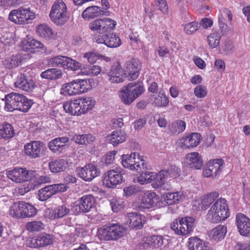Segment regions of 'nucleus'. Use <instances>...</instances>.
<instances>
[{
	"mask_svg": "<svg viewBox=\"0 0 250 250\" xmlns=\"http://www.w3.org/2000/svg\"><path fill=\"white\" fill-rule=\"evenodd\" d=\"M117 25L115 21L108 18L98 19L89 23V28L93 32L100 34L95 37L98 43L104 44L108 47L116 48L121 44L119 36L114 34H106L107 32L114 30Z\"/></svg>",
	"mask_w": 250,
	"mask_h": 250,
	"instance_id": "f257e3e1",
	"label": "nucleus"
},
{
	"mask_svg": "<svg viewBox=\"0 0 250 250\" xmlns=\"http://www.w3.org/2000/svg\"><path fill=\"white\" fill-rule=\"evenodd\" d=\"M5 104L4 109L12 112L18 110L26 112L31 108L33 102L22 94L12 92L5 97Z\"/></svg>",
	"mask_w": 250,
	"mask_h": 250,
	"instance_id": "f03ea898",
	"label": "nucleus"
},
{
	"mask_svg": "<svg viewBox=\"0 0 250 250\" xmlns=\"http://www.w3.org/2000/svg\"><path fill=\"white\" fill-rule=\"evenodd\" d=\"M230 216L227 201L222 198L217 200L207 213V218L211 222L218 223L227 219Z\"/></svg>",
	"mask_w": 250,
	"mask_h": 250,
	"instance_id": "7ed1b4c3",
	"label": "nucleus"
},
{
	"mask_svg": "<svg viewBox=\"0 0 250 250\" xmlns=\"http://www.w3.org/2000/svg\"><path fill=\"white\" fill-rule=\"evenodd\" d=\"M127 231V228L123 225L113 223L98 229L97 235L100 240H116L124 236Z\"/></svg>",
	"mask_w": 250,
	"mask_h": 250,
	"instance_id": "20e7f679",
	"label": "nucleus"
},
{
	"mask_svg": "<svg viewBox=\"0 0 250 250\" xmlns=\"http://www.w3.org/2000/svg\"><path fill=\"white\" fill-rule=\"evenodd\" d=\"M121 163L124 167L137 172L146 169L144 157L139 153L133 152L130 154L121 156Z\"/></svg>",
	"mask_w": 250,
	"mask_h": 250,
	"instance_id": "39448f33",
	"label": "nucleus"
},
{
	"mask_svg": "<svg viewBox=\"0 0 250 250\" xmlns=\"http://www.w3.org/2000/svg\"><path fill=\"white\" fill-rule=\"evenodd\" d=\"M144 90L142 84L131 83L119 91V97L124 104L129 105L142 94Z\"/></svg>",
	"mask_w": 250,
	"mask_h": 250,
	"instance_id": "423d86ee",
	"label": "nucleus"
},
{
	"mask_svg": "<svg viewBox=\"0 0 250 250\" xmlns=\"http://www.w3.org/2000/svg\"><path fill=\"white\" fill-rule=\"evenodd\" d=\"M6 175L8 179L16 184H21L32 180L37 176V171L26 168L16 167L7 169Z\"/></svg>",
	"mask_w": 250,
	"mask_h": 250,
	"instance_id": "0eeeda50",
	"label": "nucleus"
},
{
	"mask_svg": "<svg viewBox=\"0 0 250 250\" xmlns=\"http://www.w3.org/2000/svg\"><path fill=\"white\" fill-rule=\"evenodd\" d=\"M49 16L56 24H64L69 18L65 3L62 0H56L52 6Z\"/></svg>",
	"mask_w": 250,
	"mask_h": 250,
	"instance_id": "6e6552de",
	"label": "nucleus"
},
{
	"mask_svg": "<svg viewBox=\"0 0 250 250\" xmlns=\"http://www.w3.org/2000/svg\"><path fill=\"white\" fill-rule=\"evenodd\" d=\"M36 18L34 12L29 8L20 7L12 10L8 16V20L17 24L24 25L31 22Z\"/></svg>",
	"mask_w": 250,
	"mask_h": 250,
	"instance_id": "1a4fd4ad",
	"label": "nucleus"
},
{
	"mask_svg": "<svg viewBox=\"0 0 250 250\" xmlns=\"http://www.w3.org/2000/svg\"><path fill=\"white\" fill-rule=\"evenodd\" d=\"M135 207L139 209H148L153 207L162 208V199L151 190H147L142 195L141 198L135 202Z\"/></svg>",
	"mask_w": 250,
	"mask_h": 250,
	"instance_id": "9d476101",
	"label": "nucleus"
},
{
	"mask_svg": "<svg viewBox=\"0 0 250 250\" xmlns=\"http://www.w3.org/2000/svg\"><path fill=\"white\" fill-rule=\"evenodd\" d=\"M195 219L192 217L179 218L173 222L171 229L178 235L185 236L193 231Z\"/></svg>",
	"mask_w": 250,
	"mask_h": 250,
	"instance_id": "9b49d317",
	"label": "nucleus"
},
{
	"mask_svg": "<svg viewBox=\"0 0 250 250\" xmlns=\"http://www.w3.org/2000/svg\"><path fill=\"white\" fill-rule=\"evenodd\" d=\"M124 181L123 174L120 168L108 170L104 174L102 177L104 186L109 188H116Z\"/></svg>",
	"mask_w": 250,
	"mask_h": 250,
	"instance_id": "f8f14e48",
	"label": "nucleus"
},
{
	"mask_svg": "<svg viewBox=\"0 0 250 250\" xmlns=\"http://www.w3.org/2000/svg\"><path fill=\"white\" fill-rule=\"evenodd\" d=\"M24 154L31 159L41 158L46 154L45 144L40 141H32L24 145Z\"/></svg>",
	"mask_w": 250,
	"mask_h": 250,
	"instance_id": "ddd939ff",
	"label": "nucleus"
},
{
	"mask_svg": "<svg viewBox=\"0 0 250 250\" xmlns=\"http://www.w3.org/2000/svg\"><path fill=\"white\" fill-rule=\"evenodd\" d=\"M67 189V186L62 183L46 186L38 191V198L41 201H44L55 194L66 191Z\"/></svg>",
	"mask_w": 250,
	"mask_h": 250,
	"instance_id": "4468645a",
	"label": "nucleus"
},
{
	"mask_svg": "<svg viewBox=\"0 0 250 250\" xmlns=\"http://www.w3.org/2000/svg\"><path fill=\"white\" fill-rule=\"evenodd\" d=\"M77 175L85 182H91L100 176L101 171L97 166L89 163L83 167H78L76 170Z\"/></svg>",
	"mask_w": 250,
	"mask_h": 250,
	"instance_id": "2eb2a0df",
	"label": "nucleus"
},
{
	"mask_svg": "<svg viewBox=\"0 0 250 250\" xmlns=\"http://www.w3.org/2000/svg\"><path fill=\"white\" fill-rule=\"evenodd\" d=\"M224 160L216 159L209 161L207 167L203 171V175L206 177H213L219 175L224 168Z\"/></svg>",
	"mask_w": 250,
	"mask_h": 250,
	"instance_id": "dca6fc26",
	"label": "nucleus"
},
{
	"mask_svg": "<svg viewBox=\"0 0 250 250\" xmlns=\"http://www.w3.org/2000/svg\"><path fill=\"white\" fill-rule=\"evenodd\" d=\"M72 81L76 96L89 91L92 89L95 83L94 81L92 79H77Z\"/></svg>",
	"mask_w": 250,
	"mask_h": 250,
	"instance_id": "f3484780",
	"label": "nucleus"
},
{
	"mask_svg": "<svg viewBox=\"0 0 250 250\" xmlns=\"http://www.w3.org/2000/svg\"><path fill=\"white\" fill-rule=\"evenodd\" d=\"M167 172L165 169H163L158 172H154L153 176V181L151 187L155 189L162 188L164 190H168L171 187L167 183Z\"/></svg>",
	"mask_w": 250,
	"mask_h": 250,
	"instance_id": "a211bd4d",
	"label": "nucleus"
},
{
	"mask_svg": "<svg viewBox=\"0 0 250 250\" xmlns=\"http://www.w3.org/2000/svg\"><path fill=\"white\" fill-rule=\"evenodd\" d=\"M236 224L240 234L243 236L250 237V219L242 213L236 217Z\"/></svg>",
	"mask_w": 250,
	"mask_h": 250,
	"instance_id": "6ab92c4d",
	"label": "nucleus"
},
{
	"mask_svg": "<svg viewBox=\"0 0 250 250\" xmlns=\"http://www.w3.org/2000/svg\"><path fill=\"white\" fill-rule=\"evenodd\" d=\"M126 223L129 226L135 229L142 228L146 222V217L139 213L131 212L127 214Z\"/></svg>",
	"mask_w": 250,
	"mask_h": 250,
	"instance_id": "aec40b11",
	"label": "nucleus"
},
{
	"mask_svg": "<svg viewBox=\"0 0 250 250\" xmlns=\"http://www.w3.org/2000/svg\"><path fill=\"white\" fill-rule=\"evenodd\" d=\"M201 135L198 133H192L180 140V144L183 148H189L197 146L201 140Z\"/></svg>",
	"mask_w": 250,
	"mask_h": 250,
	"instance_id": "412c9836",
	"label": "nucleus"
},
{
	"mask_svg": "<svg viewBox=\"0 0 250 250\" xmlns=\"http://www.w3.org/2000/svg\"><path fill=\"white\" fill-rule=\"evenodd\" d=\"M14 85L16 87L27 92L32 91L36 87L35 82L30 79H27L24 74L18 76Z\"/></svg>",
	"mask_w": 250,
	"mask_h": 250,
	"instance_id": "4be33fe9",
	"label": "nucleus"
},
{
	"mask_svg": "<svg viewBox=\"0 0 250 250\" xmlns=\"http://www.w3.org/2000/svg\"><path fill=\"white\" fill-rule=\"evenodd\" d=\"M68 141L69 138L67 137L56 138L48 143V147L53 152L60 153L65 149Z\"/></svg>",
	"mask_w": 250,
	"mask_h": 250,
	"instance_id": "5701e85b",
	"label": "nucleus"
},
{
	"mask_svg": "<svg viewBox=\"0 0 250 250\" xmlns=\"http://www.w3.org/2000/svg\"><path fill=\"white\" fill-rule=\"evenodd\" d=\"M109 81L112 83H120L125 77L124 71L120 64L113 65L108 74Z\"/></svg>",
	"mask_w": 250,
	"mask_h": 250,
	"instance_id": "b1692460",
	"label": "nucleus"
},
{
	"mask_svg": "<svg viewBox=\"0 0 250 250\" xmlns=\"http://www.w3.org/2000/svg\"><path fill=\"white\" fill-rule=\"evenodd\" d=\"M164 200H162L163 203V207L167 205L169 206L178 204L182 201L184 198L183 192L181 191L168 192L163 195Z\"/></svg>",
	"mask_w": 250,
	"mask_h": 250,
	"instance_id": "393cba45",
	"label": "nucleus"
},
{
	"mask_svg": "<svg viewBox=\"0 0 250 250\" xmlns=\"http://www.w3.org/2000/svg\"><path fill=\"white\" fill-rule=\"evenodd\" d=\"M127 136V134L124 130L119 129L112 131L106 136V139L109 144L116 146L125 142L126 140Z\"/></svg>",
	"mask_w": 250,
	"mask_h": 250,
	"instance_id": "a878e982",
	"label": "nucleus"
},
{
	"mask_svg": "<svg viewBox=\"0 0 250 250\" xmlns=\"http://www.w3.org/2000/svg\"><path fill=\"white\" fill-rule=\"evenodd\" d=\"M189 250H213L209 242L198 237H190L188 239Z\"/></svg>",
	"mask_w": 250,
	"mask_h": 250,
	"instance_id": "bb28decb",
	"label": "nucleus"
},
{
	"mask_svg": "<svg viewBox=\"0 0 250 250\" xmlns=\"http://www.w3.org/2000/svg\"><path fill=\"white\" fill-rule=\"evenodd\" d=\"M185 163L191 168L200 169L203 166V162L201 155L198 152H193L187 154Z\"/></svg>",
	"mask_w": 250,
	"mask_h": 250,
	"instance_id": "cd10ccee",
	"label": "nucleus"
},
{
	"mask_svg": "<svg viewBox=\"0 0 250 250\" xmlns=\"http://www.w3.org/2000/svg\"><path fill=\"white\" fill-rule=\"evenodd\" d=\"M20 46L21 49L24 51H28L30 49L42 48L44 46L41 42L29 36H27L21 41Z\"/></svg>",
	"mask_w": 250,
	"mask_h": 250,
	"instance_id": "c85d7f7f",
	"label": "nucleus"
},
{
	"mask_svg": "<svg viewBox=\"0 0 250 250\" xmlns=\"http://www.w3.org/2000/svg\"><path fill=\"white\" fill-rule=\"evenodd\" d=\"M218 193L216 192H210L195 202V206L198 205L200 209L206 210L218 197Z\"/></svg>",
	"mask_w": 250,
	"mask_h": 250,
	"instance_id": "c756f323",
	"label": "nucleus"
},
{
	"mask_svg": "<svg viewBox=\"0 0 250 250\" xmlns=\"http://www.w3.org/2000/svg\"><path fill=\"white\" fill-rule=\"evenodd\" d=\"M79 110L81 115L87 113L94 107L96 102L90 97H81L78 98Z\"/></svg>",
	"mask_w": 250,
	"mask_h": 250,
	"instance_id": "7c9ffc66",
	"label": "nucleus"
},
{
	"mask_svg": "<svg viewBox=\"0 0 250 250\" xmlns=\"http://www.w3.org/2000/svg\"><path fill=\"white\" fill-rule=\"evenodd\" d=\"M63 108L66 113L74 116L81 115L78 98L65 102L63 104Z\"/></svg>",
	"mask_w": 250,
	"mask_h": 250,
	"instance_id": "2f4dec72",
	"label": "nucleus"
},
{
	"mask_svg": "<svg viewBox=\"0 0 250 250\" xmlns=\"http://www.w3.org/2000/svg\"><path fill=\"white\" fill-rule=\"evenodd\" d=\"M36 33L41 38L47 40L55 39L56 34L53 32L52 29L46 24L42 23L36 27Z\"/></svg>",
	"mask_w": 250,
	"mask_h": 250,
	"instance_id": "473e14b6",
	"label": "nucleus"
},
{
	"mask_svg": "<svg viewBox=\"0 0 250 250\" xmlns=\"http://www.w3.org/2000/svg\"><path fill=\"white\" fill-rule=\"evenodd\" d=\"M140 68L137 62H129L126 63L124 73L125 77H128L131 80L136 79L139 75Z\"/></svg>",
	"mask_w": 250,
	"mask_h": 250,
	"instance_id": "72a5a7b5",
	"label": "nucleus"
},
{
	"mask_svg": "<svg viewBox=\"0 0 250 250\" xmlns=\"http://www.w3.org/2000/svg\"><path fill=\"white\" fill-rule=\"evenodd\" d=\"M48 212V216L51 219L62 218L69 212V208L66 205L59 206L52 210L46 211V213Z\"/></svg>",
	"mask_w": 250,
	"mask_h": 250,
	"instance_id": "f704fd0d",
	"label": "nucleus"
},
{
	"mask_svg": "<svg viewBox=\"0 0 250 250\" xmlns=\"http://www.w3.org/2000/svg\"><path fill=\"white\" fill-rule=\"evenodd\" d=\"M226 233L227 227L220 225L211 229L208 236L210 240L219 241L224 238Z\"/></svg>",
	"mask_w": 250,
	"mask_h": 250,
	"instance_id": "c9c22d12",
	"label": "nucleus"
},
{
	"mask_svg": "<svg viewBox=\"0 0 250 250\" xmlns=\"http://www.w3.org/2000/svg\"><path fill=\"white\" fill-rule=\"evenodd\" d=\"M68 167L67 161L64 159L54 160L49 163V169L52 173L64 171Z\"/></svg>",
	"mask_w": 250,
	"mask_h": 250,
	"instance_id": "e433bc0d",
	"label": "nucleus"
},
{
	"mask_svg": "<svg viewBox=\"0 0 250 250\" xmlns=\"http://www.w3.org/2000/svg\"><path fill=\"white\" fill-rule=\"evenodd\" d=\"M102 10L98 6H91L87 7L82 13V18L85 20H89L100 16Z\"/></svg>",
	"mask_w": 250,
	"mask_h": 250,
	"instance_id": "4c0bfd02",
	"label": "nucleus"
},
{
	"mask_svg": "<svg viewBox=\"0 0 250 250\" xmlns=\"http://www.w3.org/2000/svg\"><path fill=\"white\" fill-rule=\"evenodd\" d=\"M23 201L14 202L9 208L8 214L16 218H23Z\"/></svg>",
	"mask_w": 250,
	"mask_h": 250,
	"instance_id": "58836bf2",
	"label": "nucleus"
},
{
	"mask_svg": "<svg viewBox=\"0 0 250 250\" xmlns=\"http://www.w3.org/2000/svg\"><path fill=\"white\" fill-rule=\"evenodd\" d=\"M62 75V71L59 68H49L41 74V77L42 78L51 80L60 79Z\"/></svg>",
	"mask_w": 250,
	"mask_h": 250,
	"instance_id": "ea45409f",
	"label": "nucleus"
},
{
	"mask_svg": "<svg viewBox=\"0 0 250 250\" xmlns=\"http://www.w3.org/2000/svg\"><path fill=\"white\" fill-rule=\"evenodd\" d=\"M169 103L168 97L162 90H160L158 92V94L155 97L153 102L155 106L160 107H167L169 104Z\"/></svg>",
	"mask_w": 250,
	"mask_h": 250,
	"instance_id": "a19ab883",
	"label": "nucleus"
},
{
	"mask_svg": "<svg viewBox=\"0 0 250 250\" xmlns=\"http://www.w3.org/2000/svg\"><path fill=\"white\" fill-rule=\"evenodd\" d=\"M95 137L91 134L75 135L72 140L79 145H88L91 144L95 141Z\"/></svg>",
	"mask_w": 250,
	"mask_h": 250,
	"instance_id": "79ce46f5",
	"label": "nucleus"
},
{
	"mask_svg": "<svg viewBox=\"0 0 250 250\" xmlns=\"http://www.w3.org/2000/svg\"><path fill=\"white\" fill-rule=\"evenodd\" d=\"M14 134V129L11 124L9 123H5L0 125V139H10L12 138Z\"/></svg>",
	"mask_w": 250,
	"mask_h": 250,
	"instance_id": "37998d69",
	"label": "nucleus"
},
{
	"mask_svg": "<svg viewBox=\"0 0 250 250\" xmlns=\"http://www.w3.org/2000/svg\"><path fill=\"white\" fill-rule=\"evenodd\" d=\"M80 205L84 210V212L89 211L94 206L95 200L93 196L91 195H86L79 200Z\"/></svg>",
	"mask_w": 250,
	"mask_h": 250,
	"instance_id": "c03bdc74",
	"label": "nucleus"
},
{
	"mask_svg": "<svg viewBox=\"0 0 250 250\" xmlns=\"http://www.w3.org/2000/svg\"><path fill=\"white\" fill-rule=\"evenodd\" d=\"M35 188V186L33 183H29L15 187L13 189V193L16 196L23 195Z\"/></svg>",
	"mask_w": 250,
	"mask_h": 250,
	"instance_id": "a18cd8bd",
	"label": "nucleus"
},
{
	"mask_svg": "<svg viewBox=\"0 0 250 250\" xmlns=\"http://www.w3.org/2000/svg\"><path fill=\"white\" fill-rule=\"evenodd\" d=\"M39 248L50 245L53 243L54 237L53 235L42 233L38 235Z\"/></svg>",
	"mask_w": 250,
	"mask_h": 250,
	"instance_id": "49530a36",
	"label": "nucleus"
},
{
	"mask_svg": "<svg viewBox=\"0 0 250 250\" xmlns=\"http://www.w3.org/2000/svg\"><path fill=\"white\" fill-rule=\"evenodd\" d=\"M68 57L64 56H57L50 58L48 64L53 66L63 67L65 69Z\"/></svg>",
	"mask_w": 250,
	"mask_h": 250,
	"instance_id": "de8ad7c7",
	"label": "nucleus"
},
{
	"mask_svg": "<svg viewBox=\"0 0 250 250\" xmlns=\"http://www.w3.org/2000/svg\"><path fill=\"white\" fill-rule=\"evenodd\" d=\"M186 126V123L182 120H177L169 125V130L172 133H180L183 132Z\"/></svg>",
	"mask_w": 250,
	"mask_h": 250,
	"instance_id": "09e8293b",
	"label": "nucleus"
},
{
	"mask_svg": "<svg viewBox=\"0 0 250 250\" xmlns=\"http://www.w3.org/2000/svg\"><path fill=\"white\" fill-rule=\"evenodd\" d=\"M101 71V67L97 65L87 66L81 69L82 74L87 76H97L100 74Z\"/></svg>",
	"mask_w": 250,
	"mask_h": 250,
	"instance_id": "8fccbe9b",
	"label": "nucleus"
},
{
	"mask_svg": "<svg viewBox=\"0 0 250 250\" xmlns=\"http://www.w3.org/2000/svg\"><path fill=\"white\" fill-rule=\"evenodd\" d=\"M220 39V33L218 32H214L208 36L207 42L210 48H215L219 45Z\"/></svg>",
	"mask_w": 250,
	"mask_h": 250,
	"instance_id": "3c124183",
	"label": "nucleus"
},
{
	"mask_svg": "<svg viewBox=\"0 0 250 250\" xmlns=\"http://www.w3.org/2000/svg\"><path fill=\"white\" fill-rule=\"evenodd\" d=\"M72 81L62 84L60 93L64 96H76Z\"/></svg>",
	"mask_w": 250,
	"mask_h": 250,
	"instance_id": "603ef678",
	"label": "nucleus"
},
{
	"mask_svg": "<svg viewBox=\"0 0 250 250\" xmlns=\"http://www.w3.org/2000/svg\"><path fill=\"white\" fill-rule=\"evenodd\" d=\"M23 218L35 216L37 212L36 208L29 203L23 201Z\"/></svg>",
	"mask_w": 250,
	"mask_h": 250,
	"instance_id": "864d4df0",
	"label": "nucleus"
},
{
	"mask_svg": "<svg viewBox=\"0 0 250 250\" xmlns=\"http://www.w3.org/2000/svg\"><path fill=\"white\" fill-rule=\"evenodd\" d=\"M44 224L40 221L28 222L25 226L26 229L31 232L41 231L44 229Z\"/></svg>",
	"mask_w": 250,
	"mask_h": 250,
	"instance_id": "5fc2aeb1",
	"label": "nucleus"
},
{
	"mask_svg": "<svg viewBox=\"0 0 250 250\" xmlns=\"http://www.w3.org/2000/svg\"><path fill=\"white\" fill-rule=\"evenodd\" d=\"M65 69L68 70L75 71L82 69V64L78 61L68 57Z\"/></svg>",
	"mask_w": 250,
	"mask_h": 250,
	"instance_id": "6e6d98bb",
	"label": "nucleus"
},
{
	"mask_svg": "<svg viewBox=\"0 0 250 250\" xmlns=\"http://www.w3.org/2000/svg\"><path fill=\"white\" fill-rule=\"evenodd\" d=\"M208 92L207 86L203 84H199L194 89V94L197 98H205L207 95Z\"/></svg>",
	"mask_w": 250,
	"mask_h": 250,
	"instance_id": "4d7b16f0",
	"label": "nucleus"
},
{
	"mask_svg": "<svg viewBox=\"0 0 250 250\" xmlns=\"http://www.w3.org/2000/svg\"><path fill=\"white\" fill-rule=\"evenodd\" d=\"M147 243L152 247H160L163 245V240L161 236L152 235L147 237Z\"/></svg>",
	"mask_w": 250,
	"mask_h": 250,
	"instance_id": "13d9d810",
	"label": "nucleus"
},
{
	"mask_svg": "<svg viewBox=\"0 0 250 250\" xmlns=\"http://www.w3.org/2000/svg\"><path fill=\"white\" fill-rule=\"evenodd\" d=\"M233 42L230 41H225L222 45V53L225 55H230L234 51Z\"/></svg>",
	"mask_w": 250,
	"mask_h": 250,
	"instance_id": "bf43d9fd",
	"label": "nucleus"
},
{
	"mask_svg": "<svg viewBox=\"0 0 250 250\" xmlns=\"http://www.w3.org/2000/svg\"><path fill=\"white\" fill-rule=\"evenodd\" d=\"M167 172V178H176L180 176V168L176 166H171L167 169H165Z\"/></svg>",
	"mask_w": 250,
	"mask_h": 250,
	"instance_id": "052dcab7",
	"label": "nucleus"
},
{
	"mask_svg": "<svg viewBox=\"0 0 250 250\" xmlns=\"http://www.w3.org/2000/svg\"><path fill=\"white\" fill-rule=\"evenodd\" d=\"M198 29V24L197 22L192 21L186 24L184 26L185 32L188 35L195 33Z\"/></svg>",
	"mask_w": 250,
	"mask_h": 250,
	"instance_id": "680f3d73",
	"label": "nucleus"
},
{
	"mask_svg": "<svg viewBox=\"0 0 250 250\" xmlns=\"http://www.w3.org/2000/svg\"><path fill=\"white\" fill-rule=\"evenodd\" d=\"M101 56L94 52H88L84 54L83 58L86 59L90 63H94L98 60Z\"/></svg>",
	"mask_w": 250,
	"mask_h": 250,
	"instance_id": "e2e57ef3",
	"label": "nucleus"
},
{
	"mask_svg": "<svg viewBox=\"0 0 250 250\" xmlns=\"http://www.w3.org/2000/svg\"><path fill=\"white\" fill-rule=\"evenodd\" d=\"M110 205L114 212H118L124 207L122 200L117 198H113L110 200Z\"/></svg>",
	"mask_w": 250,
	"mask_h": 250,
	"instance_id": "0e129e2a",
	"label": "nucleus"
},
{
	"mask_svg": "<svg viewBox=\"0 0 250 250\" xmlns=\"http://www.w3.org/2000/svg\"><path fill=\"white\" fill-rule=\"evenodd\" d=\"M155 4L164 14H168V6L166 0H158L155 2Z\"/></svg>",
	"mask_w": 250,
	"mask_h": 250,
	"instance_id": "69168bd1",
	"label": "nucleus"
},
{
	"mask_svg": "<svg viewBox=\"0 0 250 250\" xmlns=\"http://www.w3.org/2000/svg\"><path fill=\"white\" fill-rule=\"evenodd\" d=\"M35 180L36 182L35 184H33V185L35 186L36 185L50 183L51 181L50 178L47 175L39 176L37 173V176L33 178L32 180Z\"/></svg>",
	"mask_w": 250,
	"mask_h": 250,
	"instance_id": "338daca9",
	"label": "nucleus"
},
{
	"mask_svg": "<svg viewBox=\"0 0 250 250\" xmlns=\"http://www.w3.org/2000/svg\"><path fill=\"white\" fill-rule=\"evenodd\" d=\"M123 195L125 197H129L136 194L138 191L139 189L136 187L134 186H130L125 187L124 188Z\"/></svg>",
	"mask_w": 250,
	"mask_h": 250,
	"instance_id": "774afa93",
	"label": "nucleus"
}]
</instances>
